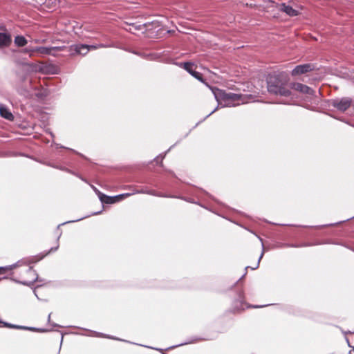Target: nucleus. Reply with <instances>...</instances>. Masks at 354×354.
Instances as JSON below:
<instances>
[{
	"mask_svg": "<svg viewBox=\"0 0 354 354\" xmlns=\"http://www.w3.org/2000/svg\"><path fill=\"white\" fill-rule=\"evenodd\" d=\"M91 188L93 189L95 193L97 195L98 198H100V194H102V193L93 185H91Z\"/></svg>",
	"mask_w": 354,
	"mask_h": 354,
	"instance_id": "c9c22d12",
	"label": "nucleus"
},
{
	"mask_svg": "<svg viewBox=\"0 0 354 354\" xmlns=\"http://www.w3.org/2000/svg\"><path fill=\"white\" fill-rule=\"evenodd\" d=\"M287 225H288V226H290V224H288Z\"/></svg>",
	"mask_w": 354,
	"mask_h": 354,
	"instance_id": "13d9d810",
	"label": "nucleus"
},
{
	"mask_svg": "<svg viewBox=\"0 0 354 354\" xmlns=\"http://www.w3.org/2000/svg\"><path fill=\"white\" fill-rule=\"evenodd\" d=\"M41 3H44V2L45 1V0H39Z\"/></svg>",
	"mask_w": 354,
	"mask_h": 354,
	"instance_id": "3c124183",
	"label": "nucleus"
},
{
	"mask_svg": "<svg viewBox=\"0 0 354 354\" xmlns=\"http://www.w3.org/2000/svg\"><path fill=\"white\" fill-rule=\"evenodd\" d=\"M264 306H252L247 305L244 301V293L243 291H240L238 293V297L233 302V311L239 312L241 310H243L245 308H261Z\"/></svg>",
	"mask_w": 354,
	"mask_h": 354,
	"instance_id": "423d86ee",
	"label": "nucleus"
},
{
	"mask_svg": "<svg viewBox=\"0 0 354 354\" xmlns=\"http://www.w3.org/2000/svg\"><path fill=\"white\" fill-rule=\"evenodd\" d=\"M287 247H290V248H299V247H308V246H310L312 245L310 243H304V244H302V245H297V244H286V245Z\"/></svg>",
	"mask_w": 354,
	"mask_h": 354,
	"instance_id": "cd10ccee",
	"label": "nucleus"
},
{
	"mask_svg": "<svg viewBox=\"0 0 354 354\" xmlns=\"http://www.w3.org/2000/svg\"><path fill=\"white\" fill-rule=\"evenodd\" d=\"M56 147L57 148H62V149H68V150H70V151H72L73 152L77 153V154H79V153L77 151H76L75 150L73 149H70V148H68V147H66L64 146H62V145L60 144H58V143H55V144ZM80 156H82V154L80 153Z\"/></svg>",
	"mask_w": 354,
	"mask_h": 354,
	"instance_id": "c756f323",
	"label": "nucleus"
},
{
	"mask_svg": "<svg viewBox=\"0 0 354 354\" xmlns=\"http://www.w3.org/2000/svg\"><path fill=\"white\" fill-rule=\"evenodd\" d=\"M99 199L102 204H113L116 203V200L115 198H114V196H107L103 193L100 194Z\"/></svg>",
	"mask_w": 354,
	"mask_h": 354,
	"instance_id": "2eb2a0df",
	"label": "nucleus"
},
{
	"mask_svg": "<svg viewBox=\"0 0 354 354\" xmlns=\"http://www.w3.org/2000/svg\"><path fill=\"white\" fill-rule=\"evenodd\" d=\"M289 88L290 89H293L295 91H299L301 93L308 94L310 95H313L315 93L314 90L308 86L307 85L303 84L299 82H291L289 84Z\"/></svg>",
	"mask_w": 354,
	"mask_h": 354,
	"instance_id": "6e6552de",
	"label": "nucleus"
},
{
	"mask_svg": "<svg viewBox=\"0 0 354 354\" xmlns=\"http://www.w3.org/2000/svg\"><path fill=\"white\" fill-rule=\"evenodd\" d=\"M146 192V194H149V195H151V196H158V197H165V198H173V197H174L173 195L163 194L157 192H156L154 190H151V189H148L147 192Z\"/></svg>",
	"mask_w": 354,
	"mask_h": 354,
	"instance_id": "aec40b11",
	"label": "nucleus"
},
{
	"mask_svg": "<svg viewBox=\"0 0 354 354\" xmlns=\"http://www.w3.org/2000/svg\"><path fill=\"white\" fill-rule=\"evenodd\" d=\"M4 326L10 328H15V329H21L22 328V326L20 325H15L8 322H2Z\"/></svg>",
	"mask_w": 354,
	"mask_h": 354,
	"instance_id": "a878e982",
	"label": "nucleus"
},
{
	"mask_svg": "<svg viewBox=\"0 0 354 354\" xmlns=\"http://www.w3.org/2000/svg\"><path fill=\"white\" fill-rule=\"evenodd\" d=\"M54 48L53 47H45V46H39L35 47L36 53H38L41 55H50Z\"/></svg>",
	"mask_w": 354,
	"mask_h": 354,
	"instance_id": "f3484780",
	"label": "nucleus"
},
{
	"mask_svg": "<svg viewBox=\"0 0 354 354\" xmlns=\"http://www.w3.org/2000/svg\"><path fill=\"white\" fill-rule=\"evenodd\" d=\"M12 41V35L9 32H0V50L9 47Z\"/></svg>",
	"mask_w": 354,
	"mask_h": 354,
	"instance_id": "9b49d317",
	"label": "nucleus"
},
{
	"mask_svg": "<svg viewBox=\"0 0 354 354\" xmlns=\"http://www.w3.org/2000/svg\"><path fill=\"white\" fill-rule=\"evenodd\" d=\"M288 82V76L284 73L270 75L267 78L268 91L276 95L290 97L292 93Z\"/></svg>",
	"mask_w": 354,
	"mask_h": 354,
	"instance_id": "f257e3e1",
	"label": "nucleus"
},
{
	"mask_svg": "<svg viewBox=\"0 0 354 354\" xmlns=\"http://www.w3.org/2000/svg\"><path fill=\"white\" fill-rule=\"evenodd\" d=\"M42 94H37V96L39 97L40 95H41Z\"/></svg>",
	"mask_w": 354,
	"mask_h": 354,
	"instance_id": "864d4df0",
	"label": "nucleus"
},
{
	"mask_svg": "<svg viewBox=\"0 0 354 354\" xmlns=\"http://www.w3.org/2000/svg\"><path fill=\"white\" fill-rule=\"evenodd\" d=\"M84 218H85V217H82V218H77V219H75V220H72V221H68L64 222V223H62L59 224V225H57V230H59V229H60V227H61L62 225H66V224H67V223H71L77 222V221H81V220L84 219Z\"/></svg>",
	"mask_w": 354,
	"mask_h": 354,
	"instance_id": "bb28decb",
	"label": "nucleus"
},
{
	"mask_svg": "<svg viewBox=\"0 0 354 354\" xmlns=\"http://www.w3.org/2000/svg\"><path fill=\"white\" fill-rule=\"evenodd\" d=\"M46 165L49 166V167H53V168H58V166L57 165H53L50 162H47V163H45Z\"/></svg>",
	"mask_w": 354,
	"mask_h": 354,
	"instance_id": "a19ab883",
	"label": "nucleus"
},
{
	"mask_svg": "<svg viewBox=\"0 0 354 354\" xmlns=\"http://www.w3.org/2000/svg\"><path fill=\"white\" fill-rule=\"evenodd\" d=\"M114 46L112 44H99L96 45H87L83 44H73L70 46L69 52L71 55H86L88 52L91 50H95L99 48H109L113 47Z\"/></svg>",
	"mask_w": 354,
	"mask_h": 354,
	"instance_id": "7ed1b4c3",
	"label": "nucleus"
},
{
	"mask_svg": "<svg viewBox=\"0 0 354 354\" xmlns=\"http://www.w3.org/2000/svg\"><path fill=\"white\" fill-rule=\"evenodd\" d=\"M346 342H347V343H348V346L351 348V350L349 351V352H348V354H351L353 351H354V346H351V345L350 344L349 341H348V339H346Z\"/></svg>",
	"mask_w": 354,
	"mask_h": 354,
	"instance_id": "4c0bfd02",
	"label": "nucleus"
},
{
	"mask_svg": "<svg viewBox=\"0 0 354 354\" xmlns=\"http://www.w3.org/2000/svg\"><path fill=\"white\" fill-rule=\"evenodd\" d=\"M174 196V198H180V199L185 200V201H186L187 202H189V203H196L195 202H194L193 201H192L189 198H183V197H181V196Z\"/></svg>",
	"mask_w": 354,
	"mask_h": 354,
	"instance_id": "e433bc0d",
	"label": "nucleus"
},
{
	"mask_svg": "<svg viewBox=\"0 0 354 354\" xmlns=\"http://www.w3.org/2000/svg\"><path fill=\"white\" fill-rule=\"evenodd\" d=\"M263 251L261 252V255H260V257H259V258L258 259V261L257 263L256 266L254 267V268H251L252 270H255V269H257L259 267L260 261H261V258L263 257Z\"/></svg>",
	"mask_w": 354,
	"mask_h": 354,
	"instance_id": "f704fd0d",
	"label": "nucleus"
},
{
	"mask_svg": "<svg viewBox=\"0 0 354 354\" xmlns=\"http://www.w3.org/2000/svg\"><path fill=\"white\" fill-rule=\"evenodd\" d=\"M0 30H1V32H8V31L7 30V29H6V26H5V25H3V24H2V25H0Z\"/></svg>",
	"mask_w": 354,
	"mask_h": 354,
	"instance_id": "58836bf2",
	"label": "nucleus"
},
{
	"mask_svg": "<svg viewBox=\"0 0 354 354\" xmlns=\"http://www.w3.org/2000/svg\"><path fill=\"white\" fill-rule=\"evenodd\" d=\"M80 178L82 179V180H84L86 182V180H84L83 178H81V177H80Z\"/></svg>",
	"mask_w": 354,
	"mask_h": 354,
	"instance_id": "603ef678",
	"label": "nucleus"
},
{
	"mask_svg": "<svg viewBox=\"0 0 354 354\" xmlns=\"http://www.w3.org/2000/svg\"><path fill=\"white\" fill-rule=\"evenodd\" d=\"M101 212H95L93 214H100Z\"/></svg>",
	"mask_w": 354,
	"mask_h": 354,
	"instance_id": "8fccbe9b",
	"label": "nucleus"
},
{
	"mask_svg": "<svg viewBox=\"0 0 354 354\" xmlns=\"http://www.w3.org/2000/svg\"><path fill=\"white\" fill-rule=\"evenodd\" d=\"M206 339H204V338H201V337H194L192 339H190L188 342H184V343H181L178 345H176V346H170L167 349H172V348H174L177 346H183V345H185V344H192V343H196L198 341H201V340H205Z\"/></svg>",
	"mask_w": 354,
	"mask_h": 354,
	"instance_id": "6ab92c4d",
	"label": "nucleus"
},
{
	"mask_svg": "<svg viewBox=\"0 0 354 354\" xmlns=\"http://www.w3.org/2000/svg\"><path fill=\"white\" fill-rule=\"evenodd\" d=\"M21 330H28L30 331H37L41 333H45L47 331H49L50 330L44 329V328H35V327H28V326H22Z\"/></svg>",
	"mask_w": 354,
	"mask_h": 354,
	"instance_id": "4be33fe9",
	"label": "nucleus"
},
{
	"mask_svg": "<svg viewBox=\"0 0 354 354\" xmlns=\"http://www.w3.org/2000/svg\"><path fill=\"white\" fill-rule=\"evenodd\" d=\"M57 169H59V170H62V171H66L69 174H74V172L72 171L71 170H70L69 169H67L64 167H59L58 166V168H57Z\"/></svg>",
	"mask_w": 354,
	"mask_h": 354,
	"instance_id": "473e14b6",
	"label": "nucleus"
},
{
	"mask_svg": "<svg viewBox=\"0 0 354 354\" xmlns=\"http://www.w3.org/2000/svg\"><path fill=\"white\" fill-rule=\"evenodd\" d=\"M48 133H49V134L50 135V136H51L52 138H54V136H54V134L53 133V132H51V131H48Z\"/></svg>",
	"mask_w": 354,
	"mask_h": 354,
	"instance_id": "c03bdc74",
	"label": "nucleus"
},
{
	"mask_svg": "<svg viewBox=\"0 0 354 354\" xmlns=\"http://www.w3.org/2000/svg\"><path fill=\"white\" fill-rule=\"evenodd\" d=\"M59 248V244H57L55 247H53L51 248L46 254H44V255L46 256L47 254L51 253V252H55L58 250Z\"/></svg>",
	"mask_w": 354,
	"mask_h": 354,
	"instance_id": "2f4dec72",
	"label": "nucleus"
},
{
	"mask_svg": "<svg viewBox=\"0 0 354 354\" xmlns=\"http://www.w3.org/2000/svg\"><path fill=\"white\" fill-rule=\"evenodd\" d=\"M132 194H133L132 193H123V194H120L114 196V198H115L116 203H117L124 198H126L131 196Z\"/></svg>",
	"mask_w": 354,
	"mask_h": 354,
	"instance_id": "b1692460",
	"label": "nucleus"
},
{
	"mask_svg": "<svg viewBox=\"0 0 354 354\" xmlns=\"http://www.w3.org/2000/svg\"><path fill=\"white\" fill-rule=\"evenodd\" d=\"M45 257V255H38V256H34V257H31L26 260H21V261H19V263L17 265V267L21 266V265H30L31 263H35L39 261H41L44 257Z\"/></svg>",
	"mask_w": 354,
	"mask_h": 354,
	"instance_id": "ddd939ff",
	"label": "nucleus"
},
{
	"mask_svg": "<svg viewBox=\"0 0 354 354\" xmlns=\"http://www.w3.org/2000/svg\"><path fill=\"white\" fill-rule=\"evenodd\" d=\"M218 105L211 113H209L205 118L203 120H205L207 118H208L209 115H211L212 113H214L218 108Z\"/></svg>",
	"mask_w": 354,
	"mask_h": 354,
	"instance_id": "ea45409f",
	"label": "nucleus"
},
{
	"mask_svg": "<svg viewBox=\"0 0 354 354\" xmlns=\"http://www.w3.org/2000/svg\"><path fill=\"white\" fill-rule=\"evenodd\" d=\"M50 316H51V313H50L48 316V322H50Z\"/></svg>",
	"mask_w": 354,
	"mask_h": 354,
	"instance_id": "79ce46f5",
	"label": "nucleus"
},
{
	"mask_svg": "<svg viewBox=\"0 0 354 354\" xmlns=\"http://www.w3.org/2000/svg\"><path fill=\"white\" fill-rule=\"evenodd\" d=\"M180 66H183L184 69L186 70L192 76L197 79L201 82H204L202 74L193 69L194 64L192 62H184L178 64Z\"/></svg>",
	"mask_w": 354,
	"mask_h": 354,
	"instance_id": "1a4fd4ad",
	"label": "nucleus"
},
{
	"mask_svg": "<svg viewBox=\"0 0 354 354\" xmlns=\"http://www.w3.org/2000/svg\"><path fill=\"white\" fill-rule=\"evenodd\" d=\"M62 341H63V336L61 338V343L62 342Z\"/></svg>",
	"mask_w": 354,
	"mask_h": 354,
	"instance_id": "5fc2aeb1",
	"label": "nucleus"
},
{
	"mask_svg": "<svg viewBox=\"0 0 354 354\" xmlns=\"http://www.w3.org/2000/svg\"><path fill=\"white\" fill-rule=\"evenodd\" d=\"M148 189H135L133 190V192L132 193L133 194H146L145 192H147Z\"/></svg>",
	"mask_w": 354,
	"mask_h": 354,
	"instance_id": "72a5a7b5",
	"label": "nucleus"
},
{
	"mask_svg": "<svg viewBox=\"0 0 354 354\" xmlns=\"http://www.w3.org/2000/svg\"><path fill=\"white\" fill-rule=\"evenodd\" d=\"M283 104H290V102H282Z\"/></svg>",
	"mask_w": 354,
	"mask_h": 354,
	"instance_id": "09e8293b",
	"label": "nucleus"
},
{
	"mask_svg": "<svg viewBox=\"0 0 354 354\" xmlns=\"http://www.w3.org/2000/svg\"><path fill=\"white\" fill-rule=\"evenodd\" d=\"M0 115L8 120H13L14 116L9 109L5 106L0 105Z\"/></svg>",
	"mask_w": 354,
	"mask_h": 354,
	"instance_id": "4468645a",
	"label": "nucleus"
},
{
	"mask_svg": "<svg viewBox=\"0 0 354 354\" xmlns=\"http://www.w3.org/2000/svg\"><path fill=\"white\" fill-rule=\"evenodd\" d=\"M25 274L28 276V279H24L22 280H18L17 279L12 278V280L15 281L17 283L30 286L33 285L35 281H41L39 279L38 274L36 271L32 268V267H29L28 269L25 270Z\"/></svg>",
	"mask_w": 354,
	"mask_h": 354,
	"instance_id": "20e7f679",
	"label": "nucleus"
},
{
	"mask_svg": "<svg viewBox=\"0 0 354 354\" xmlns=\"http://www.w3.org/2000/svg\"><path fill=\"white\" fill-rule=\"evenodd\" d=\"M35 49V48L27 47L23 49L22 53L25 54H29L30 56H32L35 53H36Z\"/></svg>",
	"mask_w": 354,
	"mask_h": 354,
	"instance_id": "393cba45",
	"label": "nucleus"
},
{
	"mask_svg": "<svg viewBox=\"0 0 354 354\" xmlns=\"http://www.w3.org/2000/svg\"><path fill=\"white\" fill-rule=\"evenodd\" d=\"M352 100L349 97L335 99L332 101L331 105L340 111H346L351 105Z\"/></svg>",
	"mask_w": 354,
	"mask_h": 354,
	"instance_id": "0eeeda50",
	"label": "nucleus"
},
{
	"mask_svg": "<svg viewBox=\"0 0 354 354\" xmlns=\"http://www.w3.org/2000/svg\"><path fill=\"white\" fill-rule=\"evenodd\" d=\"M172 149V147H170L165 152V153L160 154L157 157L155 158L154 160H156L157 162L160 161V165L162 166V160L165 158L166 154Z\"/></svg>",
	"mask_w": 354,
	"mask_h": 354,
	"instance_id": "5701e85b",
	"label": "nucleus"
},
{
	"mask_svg": "<svg viewBox=\"0 0 354 354\" xmlns=\"http://www.w3.org/2000/svg\"><path fill=\"white\" fill-rule=\"evenodd\" d=\"M216 100L219 103L220 101L223 102V104L221 103V107H232L248 102L249 96L243 94L234 93L226 92L217 88H210Z\"/></svg>",
	"mask_w": 354,
	"mask_h": 354,
	"instance_id": "f03ea898",
	"label": "nucleus"
},
{
	"mask_svg": "<svg viewBox=\"0 0 354 354\" xmlns=\"http://www.w3.org/2000/svg\"><path fill=\"white\" fill-rule=\"evenodd\" d=\"M314 68H315L314 66L311 64H305L297 65L291 71V75L292 76L303 75L308 72L312 71L313 70H314Z\"/></svg>",
	"mask_w": 354,
	"mask_h": 354,
	"instance_id": "9d476101",
	"label": "nucleus"
},
{
	"mask_svg": "<svg viewBox=\"0 0 354 354\" xmlns=\"http://www.w3.org/2000/svg\"><path fill=\"white\" fill-rule=\"evenodd\" d=\"M34 293H35V296L37 297V299H39V298L38 297V296H37V293H36L35 290H34Z\"/></svg>",
	"mask_w": 354,
	"mask_h": 354,
	"instance_id": "49530a36",
	"label": "nucleus"
},
{
	"mask_svg": "<svg viewBox=\"0 0 354 354\" xmlns=\"http://www.w3.org/2000/svg\"><path fill=\"white\" fill-rule=\"evenodd\" d=\"M124 24L129 26V28L126 27H123V28L133 34H135L136 31H142V33H145L147 30H149V26L151 25H156V27H158L159 24L158 21H151L147 22L142 24H137L136 23H128L124 22Z\"/></svg>",
	"mask_w": 354,
	"mask_h": 354,
	"instance_id": "39448f33",
	"label": "nucleus"
},
{
	"mask_svg": "<svg viewBox=\"0 0 354 354\" xmlns=\"http://www.w3.org/2000/svg\"><path fill=\"white\" fill-rule=\"evenodd\" d=\"M246 274V272L243 274V275L239 279V280H241L242 278H243Z\"/></svg>",
	"mask_w": 354,
	"mask_h": 354,
	"instance_id": "de8ad7c7",
	"label": "nucleus"
},
{
	"mask_svg": "<svg viewBox=\"0 0 354 354\" xmlns=\"http://www.w3.org/2000/svg\"><path fill=\"white\" fill-rule=\"evenodd\" d=\"M277 8L279 10L285 12L287 15L290 17H295L298 15L299 12L294 8H292V6L289 5H286L284 3L278 4Z\"/></svg>",
	"mask_w": 354,
	"mask_h": 354,
	"instance_id": "f8f14e48",
	"label": "nucleus"
},
{
	"mask_svg": "<svg viewBox=\"0 0 354 354\" xmlns=\"http://www.w3.org/2000/svg\"><path fill=\"white\" fill-rule=\"evenodd\" d=\"M250 268V266H246V267H245V270H247V269H248V268Z\"/></svg>",
	"mask_w": 354,
	"mask_h": 354,
	"instance_id": "6e6d98bb",
	"label": "nucleus"
},
{
	"mask_svg": "<svg viewBox=\"0 0 354 354\" xmlns=\"http://www.w3.org/2000/svg\"><path fill=\"white\" fill-rule=\"evenodd\" d=\"M15 44L18 47H24L28 44L27 39L23 35H17L14 39Z\"/></svg>",
	"mask_w": 354,
	"mask_h": 354,
	"instance_id": "dca6fc26",
	"label": "nucleus"
},
{
	"mask_svg": "<svg viewBox=\"0 0 354 354\" xmlns=\"http://www.w3.org/2000/svg\"><path fill=\"white\" fill-rule=\"evenodd\" d=\"M129 52L134 54V55H136L138 56H140L141 57H144V58H147L149 55H146L145 53H142L140 52H138V51H136V50H128Z\"/></svg>",
	"mask_w": 354,
	"mask_h": 354,
	"instance_id": "c85d7f7f",
	"label": "nucleus"
},
{
	"mask_svg": "<svg viewBox=\"0 0 354 354\" xmlns=\"http://www.w3.org/2000/svg\"><path fill=\"white\" fill-rule=\"evenodd\" d=\"M52 326H53V327L59 326V325H58V324H55V323H53V324H52Z\"/></svg>",
	"mask_w": 354,
	"mask_h": 354,
	"instance_id": "37998d69",
	"label": "nucleus"
},
{
	"mask_svg": "<svg viewBox=\"0 0 354 354\" xmlns=\"http://www.w3.org/2000/svg\"><path fill=\"white\" fill-rule=\"evenodd\" d=\"M61 235H62V232H61L59 234V235H58L57 241L59 239V238H60Z\"/></svg>",
	"mask_w": 354,
	"mask_h": 354,
	"instance_id": "a18cd8bd",
	"label": "nucleus"
},
{
	"mask_svg": "<svg viewBox=\"0 0 354 354\" xmlns=\"http://www.w3.org/2000/svg\"><path fill=\"white\" fill-rule=\"evenodd\" d=\"M18 263H19V262H17L15 263H13L12 265H9L7 266H1L0 267V274H3L7 270H11L17 268Z\"/></svg>",
	"mask_w": 354,
	"mask_h": 354,
	"instance_id": "412c9836",
	"label": "nucleus"
},
{
	"mask_svg": "<svg viewBox=\"0 0 354 354\" xmlns=\"http://www.w3.org/2000/svg\"><path fill=\"white\" fill-rule=\"evenodd\" d=\"M2 322H3V321H1V320H0V323H1V324H2Z\"/></svg>",
	"mask_w": 354,
	"mask_h": 354,
	"instance_id": "4d7b16f0",
	"label": "nucleus"
},
{
	"mask_svg": "<svg viewBox=\"0 0 354 354\" xmlns=\"http://www.w3.org/2000/svg\"><path fill=\"white\" fill-rule=\"evenodd\" d=\"M44 4H46L47 6L56 5V0H45L44 2Z\"/></svg>",
	"mask_w": 354,
	"mask_h": 354,
	"instance_id": "7c9ffc66",
	"label": "nucleus"
},
{
	"mask_svg": "<svg viewBox=\"0 0 354 354\" xmlns=\"http://www.w3.org/2000/svg\"><path fill=\"white\" fill-rule=\"evenodd\" d=\"M91 332L92 333L93 335L95 337H104V338H108V339H115V340L124 341L123 339H121L120 338H118V337H115L113 336H111L109 335H106V334H104L102 333H99L97 331H91Z\"/></svg>",
	"mask_w": 354,
	"mask_h": 354,
	"instance_id": "a211bd4d",
	"label": "nucleus"
}]
</instances>
